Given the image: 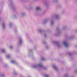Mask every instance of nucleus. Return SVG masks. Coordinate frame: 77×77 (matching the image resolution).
<instances>
[{
  "label": "nucleus",
  "instance_id": "f257e3e1",
  "mask_svg": "<svg viewBox=\"0 0 77 77\" xmlns=\"http://www.w3.org/2000/svg\"><path fill=\"white\" fill-rule=\"evenodd\" d=\"M64 45H65V46H66V47H68V45L66 44V42H64Z\"/></svg>",
  "mask_w": 77,
  "mask_h": 77
},
{
  "label": "nucleus",
  "instance_id": "f03ea898",
  "mask_svg": "<svg viewBox=\"0 0 77 77\" xmlns=\"http://www.w3.org/2000/svg\"><path fill=\"white\" fill-rule=\"evenodd\" d=\"M41 9V8L40 7H37L36 8V10H40Z\"/></svg>",
  "mask_w": 77,
  "mask_h": 77
},
{
  "label": "nucleus",
  "instance_id": "7ed1b4c3",
  "mask_svg": "<svg viewBox=\"0 0 77 77\" xmlns=\"http://www.w3.org/2000/svg\"><path fill=\"white\" fill-rule=\"evenodd\" d=\"M38 66H40L41 67V66H42V64H39Z\"/></svg>",
  "mask_w": 77,
  "mask_h": 77
},
{
  "label": "nucleus",
  "instance_id": "20e7f679",
  "mask_svg": "<svg viewBox=\"0 0 77 77\" xmlns=\"http://www.w3.org/2000/svg\"><path fill=\"white\" fill-rule=\"evenodd\" d=\"M54 69H55L56 70V69H57V67L56 66H54Z\"/></svg>",
  "mask_w": 77,
  "mask_h": 77
},
{
  "label": "nucleus",
  "instance_id": "39448f33",
  "mask_svg": "<svg viewBox=\"0 0 77 77\" xmlns=\"http://www.w3.org/2000/svg\"><path fill=\"white\" fill-rule=\"evenodd\" d=\"M45 76L46 77H48V75L46 74L45 75Z\"/></svg>",
  "mask_w": 77,
  "mask_h": 77
},
{
  "label": "nucleus",
  "instance_id": "423d86ee",
  "mask_svg": "<svg viewBox=\"0 0 77 77\" xmlns=\"http://www.w3.org/2000/svg\"><path fill=\"white\" fill-rule=\"evenodd\" d=\"M2 52H5V50L4 49H3L2 50Z\"/></svg>",
  "mask_w": 77,
  "mask_h": 77
},
{
  "label": "nucleus",
  "instance_id": "0eeeda50",
  "mask_svg": "<svg viewBox=\"0 0 77 77\" xmlns=\"http://www.w3.org/2000/svg\"><path fill=\"white\" fill-rule=\"evenodd\" d=\"M12 62H13V63H14V61H12Z\"/></svg>",
  "mask_w": 77,
  "mask_h": 77
},
{
  "label": "nucleus",
  "instance_id": "6e6552de",
  "mask_svg": "<svg viewBox=\"0 0 77 77\" xmlns=\"http://www.w3.org/2000/svg\"><path fill=\"white\" fill-rule=\"evenodd\" d=\"M4 24H2L3 26H4Z\"/></svg>",
  "mask_w": 77,
  "mask_h": 77
},
{
  "label": "nucleus",
  "instance_id": "1a4fd4ad",
  "mask_svg": "<svg viewBox=\"0 0 77 77\" xmlns=\"http://www.w3.org/2000/svg\"><path fill=\"white\" fill-rule=\"evenodd\" d=\"M21 41V40L20 41V42Z\"/></svg>",
  "mask_w": 77,
  "mask_h": 77
}]
</instances>
